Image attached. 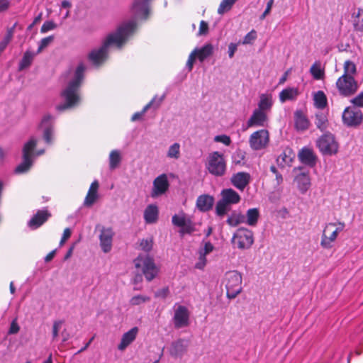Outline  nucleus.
<instances>
[{"label":"nucleus","mask_w":363,"mask_h":363,"mask_svg":"<svg viewBox=\"0 0 363 363\" xmlns=\"http://www.w3.org/2000/svg\"><path fill=\"white\" fill-rule=\"evenodd\" d=\"M136 23L134 19L123 22L116 31L106 36L99 48L94 49L89 53V61L96 66L103 63L107 58L108 48L111 46L121 48L134 33Z\"/></svg>","instance_id":"obj_1"},{"label":"nucleus","mask_w":363,"mask_h":363,"mask_svg":"<svg viewBox=\"0 0 363 363\" xmlns=\"http://www.w3.org/2000/svg\"><path fill=\"white\" fill-rule=\"evenodd\" d=\"M84 71L85 66L79 64L76 69H70L62 75L60 80L64 87L61 96L65 103L58 105L56 107L57 110L65 111L74 108L80 104V86L84 79Z\"/></svg>","instance_id":"obj_2"},{"label":"nucleus","mask_w":363,"mask_h":363,"mask_svg":"<svg viewBox=\"0 0 363 363\" xmlns=\"http://www.w3.org/2000/svg\"><path fill=\"white\" fill-rule=\"evenodd\" d=\"M343 69V74L337 79L336 87L340 95L350 96L358 89V83L354 79L357 74V67L353 62L346 60Z\"/></svg>","instance_id":"obj_3"},{"label":"nucleus","mask_w":363,"mask_h":363,"mask_svg":"<svg viewBox=\"0 0 363 363\" xmlns=\"http://www.w3.org/2000/svg\"><path fill=\"white\" fill-rule=\"evenodd\" d=\"M345 228V224L342 221L326 223L321 235L320 246L323 249H331L338 236V233L343 231Z\"/></svg>","instance_id":"obj_4"},{"label":"nucleus","mask_w":363,"mask_h":363,"mask_svg":"<svg viewBox=\"0 0 363 363\" xmlns=\"http://www.w3.org/2000/svg\"><path fill=\"white\" fill-rule=\"evenodd\" d=\"M205 167L208 172L214 177L224 176L227 169L224 155L218 151L209 153L205 162Z\"/></svg>","instance_id":"obj_5"},{"label":"nucleus","mask_w":363,"mask_h":363,"mask_svg":"<svg viewBox=\"0 0 363 363\" xmlns=\"http://www.w3.org/2000/svg\"><path fill=\"white\" fill-rule=\"evenodd\" d=\"M223 283L226 289V296L229 299L235 298L242 291V277L237 270L227 272L224 275Z\"/></svg>","instance_id":"obj_6"},{"label":"nucleus","mask_w":363,"mask_h":363,"mask_svg":"<svg viewBox=\"0 0 363 363\" xmlns=\"http://www.w3.org/2000/svg\"><path fill=\"white\" fill-rule=\"evenodd\" d=\"M221 199L216 206V213L223 217L229 211V206L240 201V196L233 189H224L220 192Z\"/></svg>","instance_id":"obj_7"},{"label":"nucleus","mask_w":363,"mask_h":363,"mask_svg":"<svg viewBox=\"0 0 363 363\" xmlns=\"http://www.w3.org/2000/svg\"><path fill=\"white\" fill-rule=\"evenodd\" d=\"M135 267L140 270L147 281L154 279L159 272V269L152 258L148 255H139L134 260Z\"/></svg>","instance_id":"obj_8"},{"label":"nucleus","mask_w":363,"mask_h":363,"mask_svg":"<svg viewBox=\"0 0 363 363\" xmlns=\"http://www.w3.org/2000/svg\"><path fill=\"white\" fill-rule=\"evenodd\" d=\"M37 144V140L31 138L23 148V161L14 169L16 174H22L28 172L33 164L32 151Z\"/></svg>","instance_id":"obj_9"},{"label":"nucleus","mask_w":363,"mask_h":363,"mask_svg":"<svg viewBox=\"0 0 363 363\" xmlns=\"http://www.w3.org/2000/svg\"><path fill=\"white\" fill-rule=\"evenodd\" d=\"M231 242L235 248L249 249L254 243V234L247 228H240L234 233Z\"/></svg>","instance_id":"obj_10"},{"label":"nucleus","mask_w":363,"mask_h":363,"mask_svg":"<svg viewBox=\"0 0 363 363\" xmlns=\"http://www.w3.org/2000/svg\"><path fill=\"white\" fill-rule=\"evenodd\" d=\"M269 141V133L267 129L256 130L249 137V145L252 150L255 151L262 150L267 147Z\"/></svg>","instance_id":"obj_11"},{"label":"nucleus","mask_w":363,"mask_h":363,"mask_svg":"<svg viewBox=\"0 0 363 363\" xmlns=\"http://www.w3.org/2000/svg\"><path fill=\"white\" fill-rule=\"evenodd\" d=\"M317 146L320 152L325 155H335L338 152V143L331 133L324 134L319 138Z\"/></svg>","instance_id":"obj_12"},{"label":"nucleus","mask_w":363,"mask_h":363,"mask_svg":"<svg viewBox=\"0 0 363 363\" xmlns=\"http://www.w3.org/2000/svg\"><path fill=\"white\" fill-rule=\"evenodd\" d=\"M172 223L174 226L180 228L181 236H184L185 234H191L195 231V224L183 211L174 215L172 218Z\"/></svg>","instance_id":"obj_13"},{"label":"nucleus","mask_w":363,"mask_h":363,"mask_svg":"<svg viewBox=\"0 0 363 363\" xmlns=\"http://www.w3.org/2000/svg\"><path fill=\"white\" fill-rule=\"evenodd\" d=\"M55 118L50 115H45L39 125L43 132V138L47 145H52L54 140Z\"/></svg>","instance_id":"obj_14"},{"label":"nucleus","mask_w":363,"mask_h":363,"mask_svg":"<svg viewBox=\"0 0 363 363\" xmlns=\"http://www.w3.org/2000/svg\"><path fill=\"white\" fill-rule=\"evenodd\" d=\"M363 120L362 112L357 107H347L342 113V121L348 127H356Z\"/></svg>","instance_id":"obj_15"},{"label":"nucleus","mask_w":363,"mask_h":363,"mask_svg":"<svg viewBox=\"0 0 363 363\" xmlns=\"http://www.w3.org/2000/svg\"><path fill=\"white\" fill-rule=\"evenodd\" d=\"M173 323L175 328H182L188 326L189 323V311L188 308L182 305L175 304L174 306Z\"/></svg>","instance_id":"obj_16"},{"label":"nucleus","mask_w":363,"mask_h":363,"mask_svg":"<svg viewBox=\"0 0 363 363\" xmlns=\"http://www.w3.org/2000/svg\"><path fill=\"white\" fill-rule=\"evenodd\" d=\"M268 121L267 113L255 108L247 120L246 125L247 128L251 127H266L267 126Z\"/></svg>","instance_id":"obj_17"},{"label":"nucleus","mask_w":363,"mask_h":363,"mask_svg":"<svg viewBox=\"0 0 363 363\" xmlns=\"http://www.w3.org/2000/svg\"><path fill=\"white\" fill-rule=\"evenodd\" d=\"M169 182L167 174H162L156 177L153 182L151 196L156 198L164 194L169 188Z\"/></svg>","instance_id":"obj_18"},{"label":"nucleus","mask_w":363,"mask_h":363,"mask_svg":"<svg viewBox=\"0 0 363 363\" xmlns=\"http://www.w3.org/2000/svg\"><path fill=\"white\" fill-rule=\"evenodd\" d=\"M114 232L111 228L103 227L99 234L100 246L104 252L111 250Z\"/></svg>","instance_id":"obj_19"},{"label":"nucleus","mask_w":363,"mask_h":363,"mask_svg":"<svg viewBox=\"0 0 363 363\" xmlns=\"http://www.w3.org/2000/svg\"><path fill=\"white\" fill-rule=\"evenodd\" d=\"M250 174L245 172H240L234 174L230 179L232 184L240 191H243L245 189L250 182Z\"/></svg>","instance_id":"obj_20"},{"label":"nucleus","mask_w":363,"mask_h":363,"mask_svg":"<svg viewBox=\"0 0 363 363\" xmlns=\"http://www.w3.org/2000/svg\"><path fill=\"white\" fill-rule=\"evenodd\" d=\"M149 1L150 0H135L131 10L136 18H147L149 12Z\"/></svg>","instance_id":"obj_21"},{"label":"nucleus","mask_w":363,"mask_h":363,"mask_svg":"<svg viewBox=\"0 0 363 363\" xmlns=\"http://www.w3.org/2000/svg\"><path fill=\"white\" fill-rule=\"evenodd\" d=\"M138 333V328L133 327L126 333H125L121 337V342L118 345V350L120 351L125 350L132 342L135 341Z\"/></svg>","instance_id":"obj_22"},{"label":"nucleus","mask_w":363,"mask_h":363,"mask_svg":"<svg viewBox=\"0 0 363 363\" xmlns=\"http://www.w3.org/2000/svg\"><path fill=\"white\" fill-rule=\"evenodd\" d=\"M50 216L46 209L39 210L28 221V225L32 229H36L42 225Z\"/></svg>","instance_id":"obj_23"},{"label":"nucleus","mask_w":363,"mask_h":363,"mask_svg":"<svg viewBox=\"0 0 363 363\" xmlns=\"http://www.w3.org/2000/svg\"><path fill=\"white\" fill-rule=\"evenodd\" d=\"M214 203V198L208 194L200 195L196 202V208L201 212L208 211Z\"/></svg>","instance_id":"obj_24"},{"label":"nucleus","mask_w":363,"mask_h":363,"mask_svg":"<svg viewBox=\"0 0 363 363\" xmlns=\"http://www.w3.org/2000/svg\"><path fill=\"white\" fill-rule=\"evenodd\" d=\"M99 186V182L96 180L94 181L91 184L86 196L84 199V204L85 206H91L95 203V201L98 199Z\"/></svg>","instance_id":"obj_25"},{"label":"nucleus","mask_w":363,"mask_h":363,"mask_svg":"<svg viewBox=\"0 0 363 363\" xmlns=\"http://www.w3.org/2000/svg\"><path fill=\"white\" fill-rule=\"evenodd\" d=\"M294 123L298 130H305L310 125L308 118L301 111H296L294 113Z\"/></svg>","instance_id":"obj_26"},{"label":"nucleus","mask_w":363,"mask_h":363,"mask_svg":"<svg viewBox=\"0 0 363 363\" xmlns=\"http://www.w3.org/2000/svg\"><path fill=\"white\" fill-rule=\"evenodd\" d=\"M159 210L156 205H148L144 211V219L147 223H155L158 219Z\"/></svg>","instance_id":"obj_27"},{"label":"nucleus","mask_w":363,"mask_h":363,"mask_svg":"<svg viewBox=\"0 0 363 363\" xmlns=\"http://www.w3.org/2000/svg\"><path fill=\"white\" fill-rule=\"evenodd\" d=\"M299 94L298 88L296 87H288L283 89L279 95V100L281 103H284L286 101L296 100Z\"/></svg>","instance_id":"obj_28"},{"label":"nucleus","mask_w":363,"mask_h":363,"mask_svg":"<svg viewBox=\"0 0 363 363\" xmlns=\"http://www.w3.org/2000/svg\"><path fill=\"white\" fill-rule=\"evenodd\" d=\"M298 189L302 192H306L311 186V179L308 173L301 172L295 178Z\"/></svg>","instance_id":"obj_29"},{"label":"nucleus","mask_w":363,"mask_h":363,"mask_svg":"<svg viewBox=\"0 0 363 363\" xmlns=\"http://www.w3.org/2000/svg\"><path fill=\"white\" fill-rule=\"evenodd\" d=\"M273 103L274 102L272 94H262L259 96V101L258 103V108L257 109L267 113L271 110L273 106Z\"/></svg>","instance_id":"obj_30"},{"label":"nucleus","mask_w":363,"mask_h":363,"mask_svg":"<svg viewBox=\"0 0 363 363\" xmlns=\"http://www.w3.org/2000/svg\"><path fill=\"white\" fill-rule=\"evenodd\" d=\"M186 344L184 340H179L172 343L169 352L174 357H181L186 350Z\"/></svg>","instance_id":"obj_31"},{"label":"nucleus","mask_w":363,"mask_h":363,"mask_svg":"<svg viewBox=\"0 0 363 363\" xmlns=\"http://www.w3.org/2000/svg\"><path fill=\"white\" fill-rule=\"evenodd\" d=\"M298 157L303 164L307 165L313 166L315 163V156L313 150L309 148H303L298 154Z\"/></svg>","instance_id":"obj_32"},{"label":"nucleus","mask_w":363,"mask_h":363,"mask_svg":"<svg viewBox=\"0 0 363 363\" xmlns=\"http://www.w3.org/2000/svg\"><path fill=\"white\" fill-rule=\"evenodd\" d=\"M192 52H195V55L199 61L203 62L212 55L213 47L211 43H207L200 48H196Z\"/></svg>","instance_id":"obj_33"},{"label":"nucleus","mask_w":363,"mask_h":363,"mask_svg":"<svg viewBox=\"0 0 363 363\" xmlns=\"http://www.w3.org/2000/svg\"><path fill=\"white\" fill-rule=\"evenodd\" d=\"M245 216V223L250 226H255L259 218V211L258 208H253L247 211Z\"/></svg>","instance_id":"obj_34"},{"label":"nucleus","mask_w":363,"mask_h":363,"mask_svg":"<svg viewBox=\"0 0 363 363\" xmlns=\"http://www.w3.org/2000/svg\"><path fill=\"white\" fill-rule=\"evenodd\" d=\"M313 104L319 109L324 108L327 104V97L323 91H318L313 94Z\"/></svg>","instance_id":"obj_35"},{"label":"nucleus","mask_w":363,"mask_h":363,"mask_svg":"<svg viewBox=\"0 0 363 363\" xmlns=\"http://www.w3.org/2000/svg\"><path fill=\"white\" fill-rule=\"evenodd\" d=\"M108 161L110 169H115L117 168L121 162V152L118 150H112L110 152Z\"/></svg>","instance_id":"obj_36"},{"label":"nucleus","mask_w":363,"mask_h":363,"mask_svg":"<svg viewBox=\"0 0 363 363\" xmlns=\"http://www.w3.org/2000/svg\"><path fill=\"white\" fill-rule=\"evenodd\" d=\"M352 22L356 30H363V9H358L357 12L353 13Z\"/></svg>","instance_id":"obj_37"},{"label":"nucleus","mask_w":363,"mask_h":363,"mask_svg":"<svg viewBox=\"0 0 363 363\" xmlns=\"http://www.w3.org/2000/svg\"><path fill=\"white\" fill-rule=\"evenodd\" d=\"M227 223L232 226L235 227L240 223H245V216L240 213H233L227 219Z\"/></svg>","instance_id":"obj_38"},{"label":"nucleus","mask_w":363,"mask_h":363,"mask_svg":"<svg viewBox=\"0 0 363 363\" xmlns=\"http://www.w3.org/2000/svg\"><path fill=\"white\" fill-rule=\"evenodd\" d=\"M310 73L314 79L320 80L324 77V70L321 68L320 62H315L310 69Z\"/></svg>","instance_id":"obj_39"},{"label":"nucleus","mask_w":363,"mask_h":363,"mask_svg":"<svg viewBox=\"0 0 363 363\" xmlns=\"http://www.w3.org/2000/svg\"><path fill=\"white\" fill-rule=\"evenodd\" d=\"M33 57H34V55L31 52L26 51L24 53L23 57L19 63L18 69L20 71H21V70H23L24 69L27 68L28 67H29L33 62Z\"/></svg>","instance_id":"obj_40"},{"label":"nucleus","mask_w":363,"mask_h":363,"mask_svg":"<svg viewBox=\"0 0 363 363\" xmlns=\"http://www.w3.org/2000/svg\"><path fill=\"white\" fill-rule=\"evenodd\" d=\"M180 144L174 143L171 145L167 150V157L170 159L178 160L180 157Z\"/></svg>","instance_id":"obj_41"},{"label":"nucleus","mask_w":363,"mask_h":363,"mask_svg":"<svg viewBox=\"0 0 363 363\" xmlns=\"http://www.w3.org/2000/svg\"><path fill=\"white\" fill-rule=\"evenodd\" d=\"M315 123L316 127L320 130H324L327 128L328 118L326 114L323 112H318L315 114Z\"/></svg>","instance_id":"obj_42"},{"label":"nucleus","mask_w":363,"mask_h":363,"mask_svg":"<svg viewBox=\"0 0 363 363\" xmlns=\"http://www.w3.org/2000/svg\"><path fill=\"white\" fill-rule=\"evenodd\" d=\"M16 25H17V23H15L14 25L11 28H10L7 30L6 35L4 36V39L0 43V51H3L6 48V46L10 43V41L11 40L13 35L14 29H15Z\"/></svg>","instance_id":"obj_43"},{"label":"nucleus","mask_w":363,"mask_h":363,"mask_svg":"<svg viewBox=\"0 0 363 363\" xmlns=\"http://www.w3.org/2000/svg\"><path fill=\"white\" fill-rule=\"evenodd\" d=\"M150 300V297L146 295H135L133 296L129 303L132 306H139Z\"/></svg>","instance_id":"obj_44"},{"label":"nucleus","mask_w":363,"mask_h":363,"mask_svg":"<svg viewBox=\"0 0 363 363\" xmlns=\"http://www.w3.org/2000/svg\"><path fill=\"white\" fill-rule=\"evenodd\" d=\"M236 0H223L218 9V13L219 14H223L230 10Z\"/></svg>","instance_id":"obj_45"},{"label":"nucleus","mask_w":363,"mask_h":363,"mask_svg":"<svg viewBox=\"0 0 363 363\" xmlns=\"http://www.w3.org/2000/svg\"><path fill=\"white\" fill-rule=\"evenodd\" d=\"M156 101V97H154L142 110L140 112L135 113L132 117L131 120L133 121H135L142 118L143 115L152 106H153L155 101Z\"/></svg>","instance_id":"obj_46"},{"label":"nucleus","mask_w":363,"mask_h":363,"mask_svg":"<svg viewBox=\"0 0 363 363\" xmlns=\"http://www.w3.org/2000/svg\"><path fill=\"white\" fill-rule=\"evenodd\" d=\"M53 40H54L53 35H50L48 37L43 38L39 42V45H38V48L37 50V53L41 52L43 49L47 48L53 41Z\"/></svg>","instance_id":"obj_47"},{"label":"nucleus","mask_w":363,"mask_h":363,"mask_svg":"<svg viewBox=\"0 0 363 363\" xmlns=\"http://www.w3.org/2000/svg\"><path fill=\"white\" fill-rule=\"evenodd\" d=\"M57 28V25L52 21H46L43 23L40 28L41 33H45Z\"/></svg>","instance_id":"obj_48"},{"label":"nucleus","mask_w":363,"mask_h":363,"mask_svg":"<svg viewBox=\"0 0 363 363\" xmlns=\"http://www.w3.org/2000/svg\"><path fill=\"white\" fill-rule=\"evenodd\" d=\"M257 38V32L255 30H252L250 32L247 33L244 37L242 44L247 45L251 44Z\"/></svg>","instance_id":"obj_49"},{"label":"nucleus","mask_w":363,"mask_h":363,"mask_svg":"<svg viewBox=\"0 0 363 363\" xmlns=\"http://www.w3.org/2000/svg\"><path fill=\"white\" fill-rule=\"evenodd\" d=\"M153 241L152 238L143 239L140 241V247L145 252H150L152 248Z\"/></svg>","instance_id":"obj_50"},{"label":"nucleus","mask_w":363,"mask_h":363,"mask_svg":"<svg viewBox=\"0 0 363 363\" xmlns=\"http://www.w3.org/2000/svg\"><path fill=\"white\" fill-rule=\"evenodd\" d=\"M214 250V246L210 242H206L203 247H201L199 250V254L206 256Z\"/></svg>","instance_id":"obj_51"},{"label":"nucleus","mask_w":363,"mask_h":363,"mask_svg":"<svg viewBox=\"0 0 363 363\" xmlns=\"http://www.w3.org/2000/svg\"><path fill=\"white\" fill-rule=\"evenodd\" d=\"M62 324L63 322L62 320H57L53 323L52 330V335L53 340H55L57 337L59 335V331L61 329Z\"/></svg>","instance_id":"obj_52"},{"label":"nucleus","mask_w":363,"mask_h":363,"mask_svg":"<svg viewBox=\"0 0 363 363\" xmlns=\"http://www.w3.org/2000/svg\"><path fill=\"white\" fill-rule=\"evenodd\" d=\"M214 141L217 143H221L225 145H230L231 143L230 138L227 135H218L215 136Z\"/></svg>","instance_id":"obj_53"},{"label":"nucleus","mask_w":363,"mask_h":363,"mask_svg":"<svg viewBox=\"0 0 363 363\" xmlns=\"http://www.w3.org/2000/svg\"><path fill=\"white\" fill-rule=\"evenodd\" d=\"M207 259L206 256L201 254H199L198 262L195 264V268L199 269H203L206 265Z\"/></svg>","instance_id":"obj_54"},{"label":"nucleus","mask_w":363,"mask_h":363,"mask_svg":"<svg viewBox=\"0 0 363 363\" xmlns=\"http://www.w3.org/2000/svg\"><path fill=\"white\" fill-rule=\"evenodd\" d=\"M351 103L354 105V107H363V91L353 98L351 100Z\"/></svg>","instance_id":"obj_55"},{"label":"nucleus","mask_w":363,"mask_h":363,"mask_svg":"<svg viewBox=\"0 0 363 363\" xmlns=\"http://www.w3.org/2000/svg\"><path fill=\"white\" fill-rule=\"evenodd\" d=\"M208 32V25L204 21H201L199 26V29L198 32V35H205Z\"/></svg>","instance_id":"obj_56"},{"label":"nucleus","mask_w":363,"mask_h":363,"mask_svg":"<svg viewBox=\"0 0 363 363\" xmlns=\"http://www.w3.org/2000/svg\"><path fill=\"white\" fill-rule=\"evenodd\" d=\"M274 4V0H269V1L267 4L266 9L263 13L259 16L260 20H264L265 17L270 13L271 9L272 8Z\"/></svg>","instance_id":"obj_57"},{"label":"nucleus","mask_w":363,"mask_h":363,"mask_svg":"<svg viewBox=\"0 0 363 363\" xmlns=\"http://www.w3.org/2000/svg\"><path fill=\"white\" fill-rule=\"evenodd\" d=\"M238 43H231L228 45V53L230 58H233L238 49Z\"/></svg>","instance_id":"obj_58"},{"label":"nucleus","mask_w":363,"mask_h":363,"mask_svg":"<svg viewBox=\"0 0 363 363\" xmlns=\"http://www.w3.org/2000/svg\"><path fill=\"white\" fill-rule=\"evenodd\" d=\"M20 330L19 325H18L16 320H13L11 323L9 330V334H16Z\"/></svg>","instance_id":"obj_59"},{"label":"nucleus","mask_w":363,"mask_h":363,"mask_svg":"<svg viewBox=\"0 0 363 363\" xmlns=\"http://www.w3.org/2000/svg\"><path fill=\"white\" fill-rule=\"evenodd\" d=\"M196 57L195 55V52H193L189 56L188 60L186 62V67H188L189 70H191V69L193 67V64H194V62L195 61Z\"/></svg>","instance_id":"obj_60"},{"label":"nucleus","mask_w":363,"mask_h":363,"mask_svg":"<svg viewBox=\"0 0 363 363\" xmlns=\"http://www.w3.org/2000/svg\"><path fill=\"white\" fill-rule=\"evenodd\" d=\"M10 6V1L9 0H0V13L4 12Z\"/></svg>","instance_id":"obj_61"},{"label":"nucleus","mask_w":363,"mask_h":363,"mask_svg":"<svg viewBox=\"0 0 363 363\" xmlns=\"http://www.w3.org/2000/svg\"><path fill=\"white\" fill-rule=\"evenodd\" d=\"M279 159H281L286 164H289L292 160L291 157L290 155L288 156L286 155V151L280 155L278 160H279Z\"/></svg>","instance_id":"obj_62"},{"label":"nucleus","mask_w":363,"mask_h":363,"mask_svg":"<svg viewBox=\"0 0 363 363\" xmlns=\"http://www.w3.org/2000/svg\"><path fill=\"white\" fill-rule=\"evenodd\" d=\"M55 252H56V250H54L51 251L50 252H49L45 257V262H48L51 261L53 259V257L55 255Z\"/></svg>","instance_id":"obj_63"},{"label":"nucleus","mask_w":363,"mask_h":363,"mask_svg":"<svg viewBox=\"0 0 363 363\" xmlns=\"http://www.w3.org/2000/svg\"><path fill=\"white\" fill-rule=\"evenodd\" d=\"M71 233H72V232L69 228H65L63 232L62 238L67 240L71 236Z\"/></svg>","instance_id":"obj_64"}]
</instances>
